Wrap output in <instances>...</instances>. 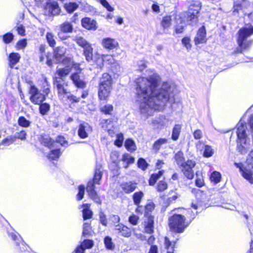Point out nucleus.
<instances>
[{"instance_id":"51","label":"nucleus","mask_w":253,"mask_h":253,"mask_svg":"<svg viewBox=\"0 0 253 253\" xmlns=\"http://www.w3.org/2000/svg\"><path fill=\"white\" fill-rule=\"evenodd\" d=\"M14 36L11 33H8L3 36V41L4 43L7 44L12 42Z\"/></svg>"},{"instance_id":"59","label":"nucleus","mask_w":253,"mask_h":253,"mask_svg":"<svg viewBox=\"0 0 253 253\" xmlns=\"http://www.w3.org/2000/svg\"><path fill=\"white\" fill-rule=\"evenodd\" d=\"M84 193V187L83 185H80L79 187V192L77 196L78 200H81L83 198Z\"/></svg>"},{"instance_id":"56","label":"nucleus","mask_w":253,"mask_h":253,"mask_svg":"<svg viewBox=\"0 0 253 253\" xmlns=\"http://www.w3.org/2000/svg\"><path fill=\"white\" fill-rule=\"evenodd\" d=\"M124 140V136L122 133L118 134L117 135V139L115 141V144L118 147L122 146Z\"/></svg>"},{"instance_id":"18","label":"nucleus","mask_w":253,"mask_h":253,"mask_svg":"<svg viewBox=\"0 0 253 253\" xmlns=\"http://www.w3.org/2000/svg\"><path fill=\"white\" fill-rule=\"evenodd\" d=\"M207 40L205 27L202 26L198 31L197 34L194 39V42L196 44H199L205 43Z\"/></svg>"},{"instance_id":"44","label":"nucleus","mask_w":253,"mask_h":253,"mask_svg":"<svg viewBox=\"0 0 253 253\" xmlns=\"http://www.w3.org/2000/svg\"><path fill=\"white\" fill-rule=\"evenodd\" d=\"M143 196V193L142 192H138L135 193L133 196L134 203L138 206Z\"/></svg>"},{"instance_id":"1","label":"nucleus","mask_w":253,"mask_h":253,"mask_svg":"<svg viewBox=\"0 0 253 253\" xmlns=\"http://www.w3.org/2000/svg\"><path fill=\"white\" fill-rule=\"evenodd\" d=\"M160 82V77L155 73L148 78L139 77L135 81L139 111L144 118L152 116L155 111L163 109L172 92L173 89L168 83L159 87Z\"/></svg>"},{"instance_id":"7","label":"nucleus","mask_w":253,"mask_h":253,"mask_svg":"<svg viewBox=\"0 0 253 253\" xmlns=\"http://www.w3.org/2000/svg\"><path fill=\"white\" fill-rule=\"evenodd\" d=\"M247 163L248 165V167H244L241 163H235V165L242 171L243 176L251 183H253V178L252 177L253 171L251 169V168H253V150H252L249 154Z\"/></svg>"},{"instance_id":"43","label":"nucleus","mask_w":253,"mask_h":253,"mask_svg":"<svg viewBox=\"0 0 253 253\" xmlns=\"http://www.w3.org/2000/svg\"><path fill=\"white\" fill-rule=\"evenodd\" d=\"M18 125L24 127H27L30 126L31 122L27 120L24 117H20L18 120Z\"/></svg>"},{"instance_id":"27","label":"nucleus","mask_w":253,"mask_h":253,"mask_svg":"<svg viewBox=\"0 0 253 253\" xmlns=\"http://www.w3.org/2000/svg\"><path fill=\"white\" fill-rule=\"evenodd\" d=\"M20 55L18 53H11L9 56V66L12 68L19 61Z\"/></svg>"},{"instance_id":"40","label":"nucleus","mask_w":253,"mask_h":253,"mask_svg":"<svg viewBox=\"0 0 253 253\" xmlns=\"http://www.w3.org/2000/svg\"><path fill=\"white\" fill-rule=\"evenodd\" d=\"M221 174L217 171H213L211 175L210 179L211 182L216 184L220 182L221 180Z\"/></svg>"},{"instance_id":"26","label":"nucleus","mask_w":253,"mask_h":253,"mask_svg":"<svg viewBox=\"0 0 253 253\" xmlns=\"http://www.w3.org/2000/svg\"><path fill=\"white\" fill-rule=\"evenodd\" d=\"M123 190L126 193H129L135 190L136 187V184L135 183H132L131 182L125 183L122 185Z\"/></svg>"},{"instance_id":"47","label":"nucleus","mask_w":253,"mask_h":253,"mask_svg":"<svg viewBox=\"0 0 253 253\" xmlns=\"http://www.w3.org/2000/svg\"><path fill=\"white\" fill-rule=\"evenodd\" d=\"M113 110V106L111 104H107L100 108L101 112L105 114L111 115Z\"/></svg>"},{"instance_id":"29","label":"nucleus","mask_w":253,"mask_h":253,"mask_svg":"<svg viewBox=\"0 0 253 253\" xmlns=\"http://www.w3.org/2000/svg\"><path fill=\"white\" fill-rule=\"evenodd\" d=\"M51 150L50 153L47 155V157L49 160H54L59 158L61 155V152L59 148H54L50 149Z\"/></svg>"},{"instance_id":"60","label":"nucleus","mask_w":253,"mask_h":253,"mask_svg":"<svg viewBox=\"0 0 253 253\" xmlns=\"http://www.w3.org/2000/svg\"><path fill=\"white\" fill-rule=\"evenodd\" d=\"M184 26V23L181 22L179 24H178L175 26V33L176 34L182 33L183 31Z\"/></svg>"},{"instance_id":"21","label":"nucleus","mask_w":253,"mask_h":253,"mask_svg":"<svg viewBox=\"0 0 253 253\" xmlns=\"http://www.w3.org/2000/svg\"><path fill=\"white\" fill-rule=\"evenodd\" d=\"M79 73H73L71 76L70 78L77 87L83 88L85 87L86 84L83 80L81 79Z\"/></svg>"},{"instance_id":"48","label":"nucleus","mask_w":253,"mask_h":253,"mask_svg":"<svg viewBox=\"0 0 253 253\" xmlns=\"http://www.w3.org/2000/svg\"><path fill=\"white\" fill-rule=\"evenodd\" d=\"M91 233V227L88 223H85L84 224L83 234L84 237L89 236Z\"/></svg>"},{"instance_id":"4","label":"nucleus","mask_w":253,"mask_h":253,"mask_svg":"<svg viewBox=\"0 0 253 253\" xmlns=\"http://www.w3.org/2000/svg\"><path fill=\"white\" fill-rule=\"evenodd\" d=\"M102 176V174L100 169H96L93 180L89 181L86 186V191L89 197L98 204H100L101 201L97 193L94 190V184H99V181L101 180Z\"/></svg>"},{"instance_id":"39","label":"nucleus","mask_w":253,"mask_h":253,"mask_svg":"<svg viewBox=\"0 0 253 253\" xmlns=\"http://www.w3.org/2000/svg\"><path fill=\"white\" fill-rule=\"evenodd\" d=\"M74 40L78 45L83 47L84 48L90 44L85 39L81 37H76Z\"/></svg>"},{"instance_id":"8","label":"nucleus","mask_w":253,"mask_h":253,"mask_svg":"<svg viewBox=\"0 0 253 253\" xmlns=\"http://www.w3.org/2000/svg\"><path fill=\"white\" fill-rule=\"evenodd\" d=\"M96 56L97 57V59H94V61L100 68L103 66V63L111 65V67L114 68L115 70H117L120 67L119 64L117 63L112 55L105 54L100 55L96 54Z\"/></svg>"},{"instance_id":"9","label":"nucleus","mask_w":253,"mask_h":253,"mask_svg":"<svg viewBox=\"0 0 253 253\" xmlns=\"http://www.w3.org/2000/svg\"><path fill=\"white\" fill-rule=\"evenodd\" d=\"M60 9L58 3L55 0H48L43 5V12L46 15H55L59 14Z\"/></svg>"},{"instance_id":"23","label":"nucleus","mask_w":253,"mask_h":253,"mask_svg":"<svg viewBox=\"0 0 253 253\" xmlns=\"http://www.w3.org/2000/svg\"><path fill=\"white\" fill-rule=\"evenodd\" d=\"M41 142L42 145L47 147L49 149L54 148L55 144L56 143L55 142L52 140L47 135H42Z\"/></svg>"},{"instance_id":"64","label":"nucleus","mask_w":253,"mask_h":253,"mask_svg":"<svg viewBox=\"0 0 253 253\" xmlns=\"http://www.w3.org/2000/svg\"><path fill=\"white\" fill-rule=\"evenodd\" d=\"M182 44L187 49L191 48V45L190 44V39L188 38H184L182 40Z\"/></svg>"},{"instance_id":"30","label":"nucleus","mask_w":253,"mask_h":253,"mask_svg":"<svg viewBox=\"0 0 253 253\" xmlns=\"http://www.w3.org/2000/svg\"><path fill=\"white\" fill-rule=\"evenodd\" d=\"M168 140L166 138H161L157 140L155 142L153 145V149L155 151V152H158V151L160 149L161 146L167 143Z\"/></svg>"},{"instance_id":"2","label":"nucleus","mask_w":253,"mask_h":253,"mask_svg":"<svg viewBox=\"0 0 253 253\" xmlns=\"http://www.w3.org/2000/svg\"><path fill=\"white\" fill-rule=\"evenodd\" d=\"M247 126L242 123H238L237 125L236 133L237 150L242 154H246L251 147L250 139L247 133Z\"/></svg>"},{"instance_id":"42","label":"nucleus","mask_w":253,"mask_h":253,"mask_svg":"<svg viewBox=\"0 0 253 253\" xmlns=\"http://www.w3.org/2000/svg\"><path fill=\"white\" fill-rule=\"evenodd\" d=\"M65 61V64L66 62L69 64L70 67L71 68V70L74 68L78 72H81V69L80 68V65L77 63H75L71 59H67Z\"/></svg>"},{"instance_id":"32","label":"nucleus","mask_w":253,"mask_h":253,"mask_svg":"<svg viewBox=\"0 0 253 253\" xmlns=\"http://www.w3.org/2000/svg\"><path fill=\"white\" fill-rule=\"evenodd\" d=\"M73 29L72 25L69 22H65L60 26V30L64 33H72Z\"/></svg>"},{"instance_id":"62","label":"nucleus","mask_w":253,"mask_h":253,"mask_svg":"<svg viewBox=\"0 0 253 253\" xmlns=\"http://www.w3.org/2000/svg\"><path fill=\"white\" fill-rule=\"evenodd\" d=\"M99 219L100 223L104 226H107V220L106 219V216L105 214L102 212H100L99 213Z\"/></svg>"},{"instance_id":"22","label":"nucleus","mask_w":253,"mask_h":253,"mask_svg":"<svg viewBox=\"0 0 253 253\" xmlns=\"http://www.w3.org/2000/svg\"><path fill=\"white\" fill-rule=\"evenodd\" d=\"M65 65V68L58 69L56 72V75L59 76L57 79H61V81H63L62 78L66 77L71 71V68L68 62Z\"/></svg>"},{"instance_id":"38","label":"nucleus","mask_w":253,"mask_h":253,"mask_svg":"<svg viewBox=\"0 0 253 253\" xmlns=\"http://www.w3.org/2000/svg\"><path fill=\"white\" fill-rule=\"evenodd\" d=\"M104 243L108 250H113L115 248V245L112 242L111 238L107 236L104 238Z\"/></svg>"},{"instance_id":"17","label":"nucleus","mask_w":253,"mask_h":253,"mask_svg":"<svg viewBox=\"0 0 253 253\" xmlns=\"http://www.w3.org/2000/svg\"><path fill=\"white\" fill-rule=\"evenodd\" d=\"M81 23L82 26L87 30L95 31L97 28L96 21L90 18L85 17L83 18Z\"/></svg>"},{"instance_id":"50","label":"nucleus","mask_w":253,"mask_h":253,"mask_svg":"<svg viewBox=\"0 0 253 253\" xmlns=\"http://www.w3.org/2000/svg\"><path fill=\"white\" fill-rule=\"evenodd\" d=\"M168 188V184L166 181L164 180L160 181L157 185V191L159 192H162Z\"/></svg>"},{"instance_id":"20","label":"nucleus","mask_w":253,"mask_h":253,"mask_svg":"<svg viewBox=\"0 0 253 253\" xmlns=\"http://www.w3.org/2000/svg\"><path fill=\"white\" fill-rule=\"evenodd\" d=\"M102 44L104 47L109 49H113L119 45L118 42L116 40L110 38L103 39Z\"/></svg>"},{"instance_id":"14","label":"nucleus","mask_w":253,"mask_h":253,"mask_svg":"<svg viewBox=\"0 0 253 253\" xmlns=\"http://www.w3.org/2000/svg\"><path fill=\"white\" fill-rule=\"evenodd\" d=\"M54 84L57 88L58 94L60 98L63 99L64 97L69 94L67 89L65 88V86H67V84H65L63 82V81H61V79H58L56 77Z\"/></svg>"},{"instance_id":"37","label":"nucleus","mask_w":253,"mask_h":253,"mask_svg":"<svg viewBox=\"0 0 253 253\" xmlns=\"http://www.w3.org/2000/svg\"><path fill=\"white\" fill-rule=\"evenodd\" d=\"M175 160L178 166H181L185 162L183 153L181 151H178L174 157Z\"/></svg>"},{"instance_id":"15","label":"nucleus","mask_w":253,"mask_h":253,"mask_svg":"<svg viewBox=\"0 0 253 253\" xmlns=\"http://www.w3.org/2000/svg\"><path fill=\"white\" fill-rule=\"evenodd\" d=\"M170 123L171 122L168 118L164 116H162L160 118L153 119L150 124L159 128H162V127L168 126Z\"/></svg>"},{"instance_id":"12","label":"nucleus","mask_w":253,"mask_h":253,"mask_svg":"<svg viewBox=\"0 0 253 253\" xmlns=\"http://www.w3.org/2000/svg\"><path fill=\"white\" fill-rule=\"evenodd\" d=\"M195 165L196 163L195 161L187 160L181 166L184 175L189 179H192L194 177L193 168L195 166Z\"/></svg>"},{"instance_id":"58","label":"nucleus","mask_w":253,"mask_h":253,"mask_svg":"<svg viewBox=\"0 0 253 253\" xmlns=\"http://www.w3.org/2000/svg\"><path fill=\"white\" fill-rule=\"evenodd\" d=\"M100 3L109 11H113L114 8L111 6L106 0H99Z\"/></svg>"},{"instance_id":"19","label":"nucleus","mask_w":253,"mask_h":253,"mask_svg":"<svg viewBox=\"0 0 253 253\" xmlns=\"http://www.w3.org/2000/svg\"><path fill=\"white\" fill-rule=\"evenodd\" d=\"M162 30L160 32L161 34H168L169 33V28L171 25V18L170 16H166L163 17L161 22Z\"/></svg>"},{"instance_id":"28","label":"nucleus","mask_w":253,"mask_h":253,"mask_svg":"<svg viewBox=\"0 0 253 253\" xmlns=\"http://www.w3.org/2000/svg\"><path fill=\"white\" fill-rule=\"evenodd\" d=\"M122 161L125 163L124 168L126 169L129 165L134 162V158L129 154H125L122 156Z\"/></svg>"},{"instance_id":"33","label":"nucleus","mask_w":253,"mask_h":253,"mask_svg":"<svg viewBox=\"0 0 253 253\" xmlns=\"http://www.w3.org/2000/svg\"><path fill=\"white\" fill-rule=\"evenodd\" d=\"M181 126L180 125H175L172 129L171 139L173 140H177L179 137Z\"/></svg>"},{"instance_id":"55","label":"nucleus","mask_w":253,"mask_h":253,"mask_svg":"<svg viewBox=\"0 0 253 253\" xmlns=\"http://www.w3.org/2000/svg\"><path fill=\"white\" fill-rule=\"evenodd\" d=\"M27 45V41L25 39L18 41L16 45L17 49L19 50L24 48Z\"/></svg>"},{"instance_id":"61","label":"nucleus","mask_w":253,"mask_h":253,"mask_svg":"<svg viewBox=\"0 0 253 253\" xmlns=\"http://www.w3.org/2000/svg\"><path fill=\"white\" fill-rule=\"evenodd\" d=\"M138 220L139 217L134 214L131 215L128 218L129 223L133 225H135L137 224Z\"/></svg>"},{"instance_id":"41","label":"nucleus","mask_w":253,"mask_h":253,"mask_svg":"<svg viewBox=\"0 0 253 253\" xmlns=\"http://www.w3.org/2000/svg\"><path fill=\"white\" fill-rule=\"evenodd\" d=\"M172 243L167 237L165 238V245L166 248L168 249L167 253H173L174 244Z\"/></svg>"},{"instance_id":"46","label":"nucleus","mask_w":253,"mask_h":253,"mask_svg":"<svg viewBox=\"0 0 253 253\" xmlns=\"http://www.w3.org/2000/svg\"><path fill=\"white\" fill-rule=\"evenodd\" d=\"M46 39L49 45L51 47H54L56 44V42L54 39V35L51 33H47Z\"/></svg>"},{"instance_id":"24","label":"nucleus","mask_w":253,"mask_h":253,"mask_svg":"<svg viewBox=\"0 0 253 253\" xmlns=\"http://www.w3.org/2000/svg\"><path fill=\"white\" fill-rule=\"evenodd\" d=\"M154 218L153 216H149L144 221L145 232L151 234L153 232Z\"/></svg>"},{"instance_id":"63","label":"nucleus","mask_w":253,"mask_h":253,"mask_svg":"<svg viewBox=\"0 0 253 253\" xmlns=\"http://www.w3.org/2000/svg\"><path fill=\"white\" fill-rule=\"evenodd\" d=\"M66 96L67 98V99L72 103L78 102L80 100V97H78L73 95H71L69 92V94H68Z\"/></svg>"},{"instance_id":"31","label":"nucleus","mask_w":253,"mask_h":253,"mask_svg":"<svg viewBox=\"0 0 253 253\" xmlns=\"http://www.w3.org/2000/svg\"><path fill=\"white\" fill-rule=\"evenodd\" d=\"M84 209L83 211V218L84 220L89 219L92 217V212L89 209V205L85 204L83 205Z\"/></svg>"},{"instance_id":"36","label":"nucleus","mask_w":253,"mask_h":253,"mask_svg":"<svg viewBox=\"0 0 253 253\" xmlns=\"http://www.w3.org/2000/svg\"><path fill=\"white\" fill-rule=\"evenodd\" d=\"M126 149L129 151H133L136 150V146L134 142L130 139H127L125 143Z\"/></svg>"},{"instance_id":"16","label":"nucleus","mask_w":253,"mask_h":253,"mask_svg":"<svg viewBox=\"0 0 253 253\" xmlns=\"http://www.w3.org/2000/svg\"><path fill=\"white\" fill-rule=\"evenodd\" d=\"M92 130L91 126L86 123L84 122L80 125L78 131L79 136L82 138L88 137V133Z\"/></svg>"},{"instance_id":"45","label":"nucleus","mask_w":253,"mask_h":253,"mask_svg":"<svg viewBox=\"0 0 253 253\" xmlns=\"http://www.w3.org/2000/svg\"><path fill=\"white\" fill-rule=\"evenodd\" d=\"M214 153V150L209 145H205L203 155L205 157L209 158L211 157Z\"/></svg>"},{"instance_id":"54","label":"nucleus","mask_w":253,"mask_h":253,"mask_svg":"<svg viewBox=\"0 0 253 253\" xmlns=\"http://www.w3.org/2000/svg\"><path fill=\"white\" fill-rule=\"evenodd\" d=\"M55 147L54 148H56L57 147V143H59L62 146H65L67 145V141L65 140V138L62 136H59L57 139H56V142H55Z\"/></svg>"},{"instance_id":"57","label":"nucleus","mask_w":253,"mask_h":253,"mask_svg":"<svg viewBox=\"0 0 253 253\" xmlns=\"http://www.w3.org/2000/svg\"><path fill=\"white\" fill-rule=\"evenodd\" d=\"M137 165L138 167L143 170H145L147 167V164L146 162L142 158H140L138 160Z\"/></svg>"},{"instance_id":"11","label":"nucleus","mask_w":253,"mask_h":253,"mask_svg":"<svg viewBox=\"0 0 253 253\" xmlns=\"http://www.w3.org/2000/svg\"><path fill=\"white\" fill-rule=\"evenodd\" d=\"M30 93L31 94L30 101L35 104H40L45 99L44 95L40 93L38 89L34 86H31Z\"/></svg>"},{"instance_id":"34","label":"nucleus","mask_w":253,"mask_h":253,"mask_svg":"<svg viewBox=\"0 0 253 253\" xmlns=\"http://www.w3.org/2000/svg\"><path fill=\"white\" fill-rule=\"evenodd\" d=\"M79 7V5L76 2L66 3L64 4V8L69 13H72L76 10Z\"/></svg>"},{"instance_id":"13","label":"nucleus","mask_w":253,"mask_h":253,"mask_svg":"<svg viewBox=\"0 0 253 253\" xmlns=\"http://www.w3.org/2000/svg\"><path fill=\"white\" fill-rule=\"evenodd\" d=\"M66 48L64 47L58 46L54 49L53 57L56 63L62 62L63 64H65L64 60L70 59L69 58H64Z\"/></svg>"},{"instance_id":"10","label":"nucleus","mask_w":253,"mask_h":253,"mask_svg":"<svg viewBox=\"0 0 253 253\" xmlns=\"http://www.w3.org/2000/svg\"><path fill=\"white\" fill-rule=\"evenodd\" d=\"M201 7V3L198 0L190 5L187 14V20L192 21L190 24H193V23H196L197 22L198 14Z\"/></svg>"},{"instance_id":"5","label":"nucleus","mask_w":253,"mask_h":253,"mask_svg":"<svg viewBox=\"0 0 253 253\" xmlns=\"http://www.w3.org/2000/svg\"><path fill=\"white\" fill-rule=\"evenodd\" d=\"M237 42L241 49H246L252 43L247 38L253 34V27L251 25L241 28L238 32Z\"/></svg>"},{"instance_id":"3","label":"nucleus","mask_w":253,"mask_h":253,"mask_svg":"<svg viewBox=\"0 0 253 253\" xmlns=\"http://www.w3.org/2000/svg\"><path fill=\"white\" fill-rule=\"evenodd\" d=\"M113 80L108 73H104L100 78L98 95L99 99L107 100L112 90Z\"/></svg>"},{"instance_id":"35","label":"nucleus","mask_w":253,"mask_h":253,"mask_svg":"<svg viewBox=\"0 0 253 253\" xmlns=\"http://www.w3.org/2000/svg\"><path fill=\"white\" fill-rule=\"evenodd\" d=\"M163 173H164V171L160 170L157 173H154V174H152V175L149 179V185H151V186L154 185L155 184V183L156 182L157 180L161 176H162L163 175Z\"/></svg>"},{"instance_id":"49","label":"nucleus","mask_w":253,"mask_h":253,"mask_svg":"<svg viewBox=\"0 0 253 253\" xmlns=\"http://www.w3.org/2000/svg\"><path fill=\"white\" fill-rule=\"evenodd\" d=\"M50 105L46 103H42L40 106V112L42 115H45L49 111Z\"/></svg>"},{"instance_id":"53","label":"nucleus","mask_w":253,"mask_h":253,"mask_svg":"<svg viewBox=\"0 0 253 253\" xmlns=\"http://www.w3.org/2000/svg\"><path fill=\"white\" fill-rule=\"evenodd\" d=\"M120 235L125 237H129L131 235V231L128 227L124 225L123 227V229H122V232Z\"/></svg>"},{"instance_id":"25","label":"nucleus","mask_w":253,"mask_h":253,"mask_svg":"<svg viewBox=\"0 0 253 253\" xmlns=\"http://www.w3.org/2000/svg\"><path fill=\"white\" fill-rule=\"evenodd\" d=\"M92 52L93 48L91 44L84 48V55L86 60L88 62H90L93 61Z\"/></svg>"},{"instance_id":"6","label":"nucleus","mask_w":253,"mask_h":253,"mask_svg":"<svg viewBox=\"0 0 253 253\" xmlns=\"http://www.w3.org/2000/svg\"><path fill=\"white\" fill-rule=\"evenodd\" d=\"M186 218L181 214H174L169 218V226L170 229L177 233H182L187 227Z\"/></svg>"},{"instance_id":"52","label":"nucleus","mask_w":253,"mask_h":253,"mask_svg":"<svg viewBox=\"0 0 253 253\" xmlns=\"http://www.w3.org/2000/svg\"><path fill=\"white\" fill-rule=\"evenodd\" d=\"M93 245V242L90 240H85L80 247L84 249V251L85 249L91 248Z\"/></svg>"}]
</instances>
